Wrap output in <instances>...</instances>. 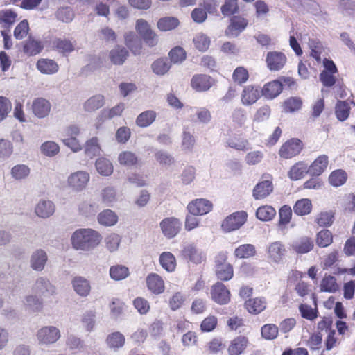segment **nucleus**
<instances>
[{"label":"nucleus","mask_w":355,"mask_h":355,"mask_svg":"<svg viewBox=\"0 0 355 355\" xmlns=\"http://www.w3.org/2000/svg\"><path fill=\"white\" fill-rule=\"evenodd\" d=\"M101 236L92 229H79L71 236V243L76 250H90L98 245Z\"/></svg>","instance_id":"nucleus-1"},{"label":"nucleus","mask_w":355,"mask_h":355,"mask_svg":"<svg viewBox=\"0 0 355 355\" xmlns=\"http://www.w3.org/2000/svg\"><path fill=\"white\" fill-rule=\"evenodd\" d=\"M247 216V213L244 211L234 212L224 219L221 228L225 232L239 230L245 223Z\"/></svg>","instance_id":"nucleus-2"},{"label":"nucleus","mask_w":355,"mask_h":355,"mask_svg":"<svg viewBox=\"0 0 355 355\" xmlns=\"http://www.w3.org/2000/svg\"><path fill=\"white\" fill-rule=\"evenodd\" d=\"M227 256L225 253H219L216 258V275L217 278L221 281L230 280L233 275V267L229 263H226Z\"/></svg>","instance_id":"nucleus-3"},{"label":"nucleus","mask_w":355,"mask_h":355,"mask_svg":"<svg viewBox=\"0 0 355 355\" xmlns=\"http://www.w3.org/2000/svg\"><path fill=\"white\" fill-rule=\"evenodd\" d=\"M136 28L148 46L153 47L157 44V36L152 31L150 25L146 20L143 19H138L136 24Z\"/></svg>","instance_id":"nucleus-4"},{"label":"nucleus","mask_w":355,"mask_h":355,"mask_svg":"<svg viewBox=\"0 0 355 355\" xmlns=\"http://www.w3.org/2000/svg\"><path fill=\"white\" fill-rule=\"evenodd\" d=\"M89 179L90 176L87 172L78 171L68 177V186L74 191H81L85 189Z\"/></svg>","instance_id":"nucleus-5"},{"label":"nucleus","mask_w":355,"mask_h":355,"mask_svg":"<svg viewBox=\"0 0 355 355\" xmlns=\"http://www.w3.org/2000/svg\"><path fill=\"white\" fill-rule=\"evenodd\" d=\"M32 289L36 294L44 297H50L56 294L55 286L46 277H38Z\"/></svg>","instance_id":"nucleus-6"},{"label":"nucleus","mask_w":355,"mask_h":355,"mask_svg":"<svg viewBox=\"0 0 355 355\" xmlns=\"http://www.w3.org/2000/svg\"><path fill=\"white\" fill-rule=\"evenodd\" d=\"M60 337V330L53 326H46L41 328L37 333L40 344L50 345L55 343Z\"/></svg>","instance_id":"nucleus-7"},{"label":"nucleus","mask_w":355,"mask_h":355,"mask_svg":"<svg viewBox=\"0 0 355 355\" xmlns=\"http://www.w3.org/2000/svg\"><path fill=\"white\" fill-rule=\"evenodd\" d=\"M302 149L300 139H291L286 141L280 148L279 155L284 159H290L297 155Z\"/></svg>","instance_id":"nucleus-8"},{"label":"nucleus","mask_w":355,"mask_h":355,"mask_svg":"<svg viewBox=\"0 0 355 355\" xmlns=\"http://www.w3.org/2000/svg\"><path fill=\"white\" fill-rule=\"evenodd\" d=\"M210 295L213 301L220 305L227 304L230 301V292L221 282H216L211 286Z\"/></svg>","instance_id":"nucleus-9"},{"label":"nucleus","mask_w":355,"mask_h":355,"mask_svg":"<svg viewBox=\"0 0 355 355\" xmlns=\"http://www.w3.org/2000/svg\"><path fill=\"white\" fill-rule=\"evenodd\" d=\"M180 220L174 217L166 218L160 223V227L164 235L171 239L175 237L181 229Z\"/></svg>","instance_id":"nucleus-10"},{"label":"nucleus","mask_w":355,"mask_h":355,"mask_svg":"<svg viewBox=\"0 0 355 355\" xmlns=\"http://www.w3.org/2000/svg\"><path fill=\"white\" fill-rule=\"evenodd\" d=\"M212 209V203L206 199H196L189 203L187 209L193 216L205 215Z\"/></svg>","instance_id":"nucleus-11"},{"label":"nucleus","mask_w":355,"mask_h":355,"mask_svg":"<svg viewBox=\"0 0 355 355\" xmlns=\"http://www.w3.org/2000/svg\"><path fill=\"white\" fill-rule=\"evenodd\" d=\"M287 58L284 53L279 51H270L266 55L267 67L270 71H279L284 67Z\"/></svg>","instance_id":"nucleus-12"},{"label":"nucleus","mask_w":355,"mask_h":355,"mask_svg":"<svg viewBox=\"0 0 355 355\" xmlns=\"http://www.w3.org/2000/svg\"><path fill=\"white\" fill-rule=\"evenodd\" d=\"M248 21L246 19L240 16H233L230 19V24L225 31L228 36L238 37L247 27Z\"/></svg>","instance_id":"nucleus-13"},{"label":"nucleus","mask_w":355,"mask_h":355,"mask_svg":"<svg viewBox=\"0 0 355 355\" xmlns=\"http://www.w3.org/2000/svg\"><path fill=\"white\" fill-rule=\"evenodd\" d=\"M287 250L281 241H275L268 247V258L274 263H279L286 256Z\"/></svg>","instance_id":"nucleus-14"},{"label":"nucleus","mask_w":355,"mask_h":355,"mask_svg":"<svg viewBox=\"0 0 355 355\" xmlns=\"http://www.w3.org/2000/svg\"><path fill=\"white\" fill-rule=\"evenodd\" d=\"M51 109L50 102L44 98H37L32 103V111L35 116L39 119L46 117Z\"/></svg>","instance_id":"nucleus-15"},{"label":"nucleus","mask_w":355,"mask_h":355,"mask_svg":"<svg viewBox=\"0 0 355 355\" xmlns=\"http://www.w3.org/2000/svg\"><path fill=\"white\" fill-rule=\"evenodd\" d=\"M291 247L297 254H303L313 250L314 242L312 239L308 236H301L293 241Z\"/></svg>","instance_id":"nucleus-16"},{"label":"nucleus","mask_w":355,"mask_h":355,"mask_svg":"<svg viewBox=\"0 0 355 355\" xmlns=\"http://www.w3.org/2000/svg\"><path fill=\"white\" fill-rule=\"evenodd\" d=\"M47 260L46 252L42 249H38L34 251L31 256L30 266L35 271H42L45 268Z\"/></svg>","instance_id":"nucleus-17"},{"label":"nucleus","mask_w":355,"mask_h":355,"mask_svg":"<svg viewBox=\"0 0 355 355\" xmlns=\"http://www.w3.org/2000/svg\"><path fill=\"white\" fill-rule=\"evenodd\" d=\"M124 103H119L111 109H103L96 117V127L98 128L104 121L119 116L124 110Z\"/></svg>","instance_id":"nucleus-18"},{"label":"nucleus","mask_w":355,"mask_h":355,"mask_svg":"<svg viewBox=\"0 0 355 355\" xmlns=\"http://www.w3.org/2000/svg\"><path fill=\"white\" fill-rule=\"evenodd\" d=\"M148 289L155 295H159L164 291L165 286L162 278L156 273L149 274L146 279Z\"/></svg>","instance_id":"nucleus-19"},{"label":"nucleus","mask_w":355,"mask_h":355,"mask_svg":"<svg viewBox=\"0 0 355 355\" xmlns=\"http://www.w3.org/2000/svg\"><path fill=\"white\" fill-rule=\"evenodd\" d=\"M214 80L209 76L200 74L194 76L191 79V86L193 89L198 92L209 90L214 84Z\"/></svg>","instance_id":"nucleus-20"},{"label":"nucleus","mask_w":355,"mask_h":355,"mask_svg":"<svg viewBox=\"0 0 355 355\" xmlns=\"http://www.w3.org/2000/svg\"><path fill=\"white\" fill-rule=\"evenodd\" d=\"M71 284L75 292L78 295L87 297L90 293L91 285L86 278L81 276L75 277L72 279Z\"/></svg>","instance_id":"nucleus-21"},{"label":"nucleus","mask_w":355,"mask_h":355,"mask_svg":"<svg viewBox=\"0 0 355 355\" xmlns=\"http://www.w3.org/2000/svg\"><path fill=\"white\" fill-rule=\"evenodd\" d=\"M329 158L326 155L318 157L309 167V174L311 176H319L327 169Z\"/></svg>","instance_id":"nucleus-22"},{"label":"nucleus","mask_w":355,"mask_h":355,"mask_svg":"<svg viewBox=\"0 0 355 355\" xmlns=\"http://www.w3.org/2000/svg\"><path fill=\"white\" fill-rule=\"evenodd\" d=\"M282 91V82L281 80H275L266 83L262 89L261 93L266 98L272 99L279 96Z\"/></svg>","instance_id":"nucleus-23"},{"label":"nucleus","mask_w":355,"mask_h":355,"mask_svg":"<svg viewBox=\"0 0 355 355\" xmlns=\"http://www.w3.org/2000/svg\"><path fill=\"white\" fill-rule=\"evenodd\" d=\"M273 190L271 181L263 180L256 184L253 189L252 196L256 200L266 198Z\"/></svg>","instance_id":"nucleus-24"},{"label":"nucleus","mask_w":355,"mask_h":355,"mask_svg":"<svg viewBox=\"0 0 355 355\" xmlns=\"http://www.w3.org/2000/svg\"><path fill=\"white\" fill-rule=\"evenodd\" d=\"M43 48V44L40 40H35L30 36L24 42L23 51L28 56H33L39 54Z\"/></svg>","instance_id":"nucleus-25"},{"label":"nucleus","mask_w":355,"mask_h":355,"mask_svg":"<svg viewBox=\"0 0 355 355\" xmlns=\"http://www.w3.org/2000/svg\"><path fill=\"white\" fill-rule=\"evenodd\" d=\"M35 211L39 217L46 218L54 213L55 205L51 200H42L37 204Z\"/></svg>","instance_id":"nucleus-26"},{"label":"nucleus","mask_w":355,"mask_h":355,"mask_svg":"<svg viewBox=\"0 0 355 355\" xmlns=\"http://www.w3.org/2000/svg\"><path fill=\"white\" fill-rule=\"evenodd\" d=\"M105 104V98L103 95L96 94L88 98L83 104L85 112H93L101 108Z\"/></svg>","instance_id":"nucleus-27"},{"label":"nucleus","mask_w":355,"mask_h":355,"mask_svg":"<svg viewBox=\"0 0 355 355\" xmlns=\"http://www.w3.org/2000/svg\"><path fill=\"white\" fill-rule=\"evenodd\" d=\"M260 96V90L258 87L249 85L244 88L241 96L243 105H250L254 103Z\"/></svg>","instance_id":"nucleus-28"},{"label":"nucleus","mask_w":355,"mask_h":355,"mask_svg":"<svg viewBox=\"0 0 355 355\" xmlns=\"http://www.w3.org/2000/svg\"><path fill=\"white\" fill-rule=\"evenodd\" d=\"M248 343V339L242 336H239L232 340L229 347V355H240L246 348Z\"/></svg>","instance_id":"nucleus-29"},{"label":"nucleus","mask_w":355,"mask_h":355,"mask_svg":"<svg viewBox=\"0 0 355 355\" xmlns=\"http://www.w3.org/2000/svg\"><path fill=\"white\" fill-rule=\"evenodd\" d=\"M307 173H309L307 164L304 162H299L291 166L288 175L292 180H298L304 178Z\"/></svg>","instance_id":"nucleus-30"},{"label":"nucleus","mask_w":355,"mask_h":355,"mask_svg":"<svg viewBox=\"0 0 355 355\" xmlns=\"http://www.w3.org/2000/svg\"><path fill=\"white\" fill-rule=\"evenodd\" d=\"M157 113L154 110H146L137 116L135 123L139 127L146 128L155 121Z\"/></svg>","instance_id":"nucleus-31"},{"label":"nucleus","mask_w":355,"mask_h":355,"mask_svg":"<svg viewBox=\"0 0 355 355\" xmlns=\"http://www.w3.org/2000/svg\"><path fill=\"white\" fill-rule=\"evenodd\" d=\"M245 307L250 313L258 314L266 307V301L263 297H256L245 302Z\"/></svg>","instance_id":"nucleus-32"},{"label":"nucleus","mask_w":355,"mask_h":355,"mask_svg":"<svg viewBox=\"0 0 355 355\" xmlns=\"http://www.w3.org/2000/svg\"><path fill=\"white\" fill-rule=\"evenodd\" d=\"M125 42L126 46L135 55L140 53L141 49V42L137 35L133 32H129L125 35Z\"/></svg>","instance_id":"nucleus-33"},{"label":"nucleus","mask_w":355,"mask_h":355,"mask_svg":"<svg viewBox=\"0 0 355 355\" xmlns=\"http://www.w3.org/2000/svg\"><path fill=\"white\" fill-rule=\"evenodd\" d=\"M37 69L44 74H53L58 71V65L53 60L40 59L37 62Z\"/></svg>","instance_id":"nucleus-34"},{"label":"nucleus","mask_w":355,"mask_h":355,"mask_svg":"<svg viewBox=\"0 0 355 355\" xmlns=\"http://www.w3.org/2000/svg\"><path fill=\"white\" fill-rule=\"evenodd\" d=\"M98 223L104 226H113L118 221V216L111 209H105L98 215Z\"/></svg>","instance_id":"nucleus-35"},{"label":"nucleus","mask_w":355,"mask_h":355,"mask_svg":"<svg viewBox=\"0 0 355 355\" xmlns=\"http://www.w3.org/2000/svg\"><path fill=\"white\" fill-rule=\"evenodd\" d=\"M53 46L64 55L71 53L74 50V44L67 39L55 38L53 41Z\"/></svg>","instance_id":"nucleus-36"},{"label":"nucleus","mask_w":355,"mask_h":355,"mask_svg":"<svg viewBox=\"0 0 355 355\" xmlns=\"http://www.w3.org/2000/svg\"><path fill=\"white\" fill-rule=\"evenodd\" d=\"M182 254L186 258L196 264L200 263L202 261V252L192 244L186 246L182 250Z\"/></svg>","instance_id":"nucleus-37"},{"label":"nucleus","mask_w":355,"mask_h":355,"mask_svg":"<svg viewBox=\"0 0 355 355\" xmlns=\"http://www.w3.org/2000/svg\"><path fill=\"white\" fill-rule=\"evenodd\" d=\"M234 254L238 259H248L256 254V248L252 244H243L235 249Z\"/></svg>","instance_id":"nucleus-38"},{"label":"nucleus","mask_w":355,"mask_h":355,"mask_svg":"<svg viewBox=\"0 0 355 355\" xmlns=\"http://www.w3.org/2000/svg\"><path fill=\"white\" fill-rule=\"evenodd\" d=\"M128 56V50L125 47H121L119 46L112 49L110 53V60L114 64H122Z\"/></svg>","instance_id":"nucleus-39"},{"label":"nucleus","mask_w":355,"mask_h":355,"mask_svg":"<svg viewBox=\"0 0 355 355\" xmlns=\"http://www.w3.org/2000/svg\"><path fill=\"white\" fill-rule=\"evenodd\" d=\"M312 208L311 201L308 198L298 200L293 206V211L298 216L309 214Z\"/></svg>","instance_id":"nucleus-40"},{"label":"nucleus","mask_w":355,"mask_h":355,"mask_svg":"<svg viewBox=\"0 0 355 355\" xmlns=\"http://www.w3.org/2000/svg\"><path fill=\"white\" fill-rule=\"evenodd\" d=\"M101 147L97 137H92L87 140L85 145V153L86 156L92 158L100 155Z\"/></svg>","instance_id":"nucleus-41"},{"label":"nucleus","mask_w":355,"mask_h":355,"mask_svg":"<svg viewBox=\"0 0 355 355\" xmlns=\"http://www.w3.org/2000/svg\"><path fill=\"white\" fill-rule=\"evenodd\" d=\"M97 171L102 175L108 176L113 172V166L110 161L106 158L97 159L95 163Z\"/></svg>","instance_id":"nucleus-42"},{"label":"nucleus","mask_w":355,"mask_h":355,"mask_svg":"<svg viewBox=\"0 0 355 355\" xmlns=\"http://www.w3.org/2000/svg\"><path fill=\"white\" fill-rule=\"evenodd\" d=\"M339 288L336 279L332 275L325 276L321 282L320 290L322 292L336 293Z\"/></svg>","instance_id":"nucleus-43"},{"label":"nucleus","mask_w":355,"mask_h":355,"mask_svg":"<svg viewBox=\"0 0 355 355\" xmlns=\"http://www.w3.org/2000/svg\"><path fill=\"white\" fill-rule=\"evenodd\" d=\"M162 267L168 272H172L175 268V258L172 253L164 252L159 257Z\"/></svg>","instance_id":"nucleus-44"},{"label":"nucleus","mask_w":355,"mask_h":355,"mask_svg":"<svg viewBox=\"0 0 355 355\" xmlns=\"http://www.w3.org/2000/svg\"><path fill=\"white\" fill-rule=\"evenodd\" d=\"M276 215V210L269 205L261 206L256 211L257 218L261 221L271 220Z\"/></svg>","instance_id":"nucleus-45"},{"label":"nucleus","mask_w":355,"mask_h":355,"mask_svg":"<svg viewBox=\"0 0 355 355\" xmlns=\"http://www.w3.org/2000/svg\"><path fill=\"white\" fill-rule=\"evenodd\" d=\"M129 275V269L125 266H113L110 269V277L116 281L123 280L128 277Z\"/></svg>","instance_id":"nucleus-46"},{"label":"nucleus","mask_w":355,"mask_h":355,"mask_svg":"<svg viewBox=\"0 0 355 355\" xmlns=\"http://www.w3.org/2000/svg\"><path fill=\"white\" fill-rule=\"evenodd\" d=\"M291 217L292 209L290 206L285 205L279 209L278 227L281 230L290 223Z\"/></svg>","instance_id":"nucleus-47"},{"label":"nucleus","mask_w":355,"mask_h":355,"mask_svg":"<svg viewBox=\"0 0 355 355\" xmlns=\"http://www.w3.org/2000/svg\"><path fill=\"white\" fill-rule=\"evenodd\" d=\"M106 341L110 348L116 349L124 345L125 337L119 331H116L109 334Z\"/></svg>","instance_id":"nucleus-48"},{"label":"nucleus","mask_w":355,"mask_h":355,"mask_svg":"<svg viewBox=\"0 0 355 355\" xmlns=\"http://www.w3.org/2000/svg\"><path fill=\"white\" fill-rule=\"evenodd\" d=\"M179 25V20L173 17L161 18L157 22V27L162 31H168L175 28Z\"/></svg>","instance_id":"nucleus-49"},{"label":"nucleus","mask_w":355,"mask_h":355,"mask_svg":"<svg viewBox=\"0 0 355 355\" xmlns=\"http://www.w3.org/2000/svg\"><path fill=\"white\" fill-rule=\"evenodd\" d=\"M79 212L85 216L94 215L98 211V206L96 203L91 201H83L78 206Z\"/></svg>","instance_id":"nucleus-50"},{"label":"nucleus","mask_w":355,"mask_h":355,"mask_svg":"<svg viewBox=\"0 0 355 355\" xmlns=\"http://www.w3.org/2000/svg\"><path fill=\"white\" fill-rule=\"evenodd\" d=\"M347 175L345 171L339 169L333 171L329 177V183L334 187H339L344 184L347 180Z\"/></svg>","instance_id":"nucleus-51"},{"label":"nucleus","mask_w":355,"mask_h":355,"mask_svg":"<svg viewBox=\"0 0 355 355\" xmlns=\"http://www.w3.org/2000/svg\"><path fill=\"white\" fill-rule=\"evenodd\" d=\"M171 62L167 58L158 59L153 63L152 69L157 75H164L171 68Z\"/></svg>","instance_id":"nucleus-52"},{"label":"nucleus","mask_w":355,"mask_h":355,"mask_svg":"<svg viewBox=\"0 0 355 355\" xmlns=\"http://www.w3.org/2000/svg\"><path fill=\"white\" fill-rule=\"evenodd\" d=\"M24 304L27 309L34 312L41 311L43 307L42 300L33 295L26 296Z\"/></svg>","instance_id":"nucleus-53"},{"label":"nucleus","mask_w":355,"mask_h":355,"mask_svg":"<svg viewBox=\"0 0 355 355\" xmlns=\"http://www.w3.org/2000/svg\"><path fill=\"white\" fill-rule=\"evenodd\" d=\"M335 109L336 117L339 121H344L348 118L350 107L347 102L338 101Z\"/></svg>","instance_id":"nucleus-54"},{"label":"nucleus","mask_w":355,"mask_h":355,"mask_svg":"<svg viewBox=\"0 0 355 355\" xmlns=\"http://www.w3.org/2000/svg\"><path fill=\"white\" fill-rule=\"evenodd\" d=\"M279 328L274 324H267L261 327V336L268 340L275 339L278 336Z\"/></svg>","instance_id":"nucleus-55"},{"label":"nucleus","mask_w":355,"mask_h":355,"mask_svg":"<svg viewBox=\"0 0 355 355\" xmlns=\"http://www.w3.org/2000/svg\"><path fill=\"white\" fill-rule=\"evenodd\" d=\"M30 168L25 164H17L11 169L12 177L17 180L25 179L29 175Z\"/></svg>","instance_id":"nucleus-56"},{"label":"nucleus","mask_w":355,"mask_h":355,"mask_svg":"<svg viewBox=\"0 0 355 355\" xmlns=\"http://www.w3.org/2000/svg\"><path fill=\"white\" fill-rule=\"evenodd\" d=\"M332 234L329 230H323L318 233L316 243L319 247H327L332 243Z\"/></svg>","instance_id":"nucleus-57"},{"label":"nucleus","mask_w":355,"mask_h":355,"mask_svg":"<svg viewBox=\"0 0 355 355\" xmlns=\"http://www.w3.org/2000/svg\"><path fill=\"white\" fill-rule=\"evenodd\" d=\"M118 160L121 165L132 166L137 164V157L130 151H123L119 155Z\"/></svg>","instance_id":"nucleus-58"},{"label":"nucleus","mask_w":355,"mask_h":355,"mask_svg":"<svg viewBox=\"0 0 355 355\" xmlns=\"http://www.w3.org/2000/svg\"><path fill=\"white\" fill-rule=\"evenodd\" d=\"M56 18L64 23H70L74 18V13L69 7L59 8L56 12Z\"/></svg>","instance_id":"nucleus-59"},{"label":"nucleus","mask_w":355,"mask_h":355,"mask_svg":"<svg viewBox=\"0 0 355 355\" xmlns=\"http://www.w3.org/2000/svg\"><path fill=\"white\" fill-rule=\"evenodd\" d=\"M299 311L303 318L313 320L318 317V309L312 308L311 306L302 304L299 306Z\"/></svg>","instance_id":"nucleus-60"},{"label":"nucleus","mask_w":355,"mask_h":355,"mask_svg":"<svg viewBox=\"0 0 355 355\" xmlns=\"http://www.w3.org/2000/svg\"><path fill=\"white\" fill-rule=\"evenodd\" d=\"M239 10L238 0H225L221 7V12L224 16H230Z\"/></svg>","instance_id":"nucleus-61"},{"label":"nucleus","mask_w":355,"mask_h":355,"mask_svg":"<svg viewBox=\"0 0 355 355\" xmlns=\"http://www.w3.org/2000/svg\"><path fill=\"white\" fill-rule=\"evenodd\" d=\"M193 43L196 49L200 51H205L208 49L210 44V40L208 36L205 34H198L193 38Z\"/></svg>","instance_id":"nucleus-62"},{"label":"nucleus","mask_w":355,"mask_h":355,"mask_svg":"<svg viewBox=\"0 0 355 355\" xmlns=\"http://www.w3.org/2000/svg\"><path fill=\"white\" fill-rule=\"evenodd\" d=\"M302 101L300 97H291L284 101V107L286 112H293L300 110Z\"/></svg>","instance_id":"nucleus-63"},{"label":"nucleus","mask_w":355,"mask_h":355,"mask_svg":"<svg viewBox=\"0 0 355 355\" xmlns=\"http://www.w3.org/2000/svg\"><path fill=\"white\" fill-rule=\"evenodd\" d=\"M102 200L107 206H110L116 200V191L114 187H107L102 191Z\"/></svg>","instance_id":"nucleus-64"}]
</instances>
